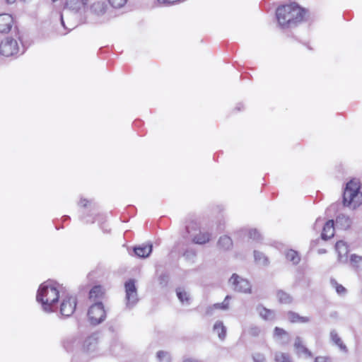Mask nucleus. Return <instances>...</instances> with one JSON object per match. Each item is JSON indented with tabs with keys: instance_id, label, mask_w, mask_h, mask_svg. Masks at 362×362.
I'll return each instance as SVG.
<instances>
[{
	"instance_id": "28",
	"label": "nucleus",
	"mask_w": 362,
	"mask_h": 362,
	"mask_svg": "<svg viewBox=\"0 0 362 362\" xmlns=\"http://www.w3.org/2000/svg\"><path fill=\"white\" fill-rule=\"evenodd\" d=\"M218 245L224 250H228L233 245L232 240L227 235L221 236L218 242Z\"/></svg>"
},
{
	"instance_id": "46",
	"label": "nucleus",
	"mask_w": 362,
	"mask_h": 362,
	"mask_svg": "<svg viewBox=\"0 0 362 362\" xmlns=\"http://www.w3.org/2000/svg\"><path fill=\"white\" fill-rule=\"evenodd\" d=\"M318 242H319V239H317L315 240L312 241L311 242V246H313V247L315 246L317 244Z\"/></svg>"
},
{
	"instance_id": "44",
	"label": "nucleus",
	"mask_w": 362,
	"mask_h": 362,
	"mask_svg": "<svg viewBox=\"0 0 362 362\" xmlns=\"http://www.w3.org/2000/svg\"><path fill=\"white\" fill-rule=\"evenodd\" d=\"M167 277H168V276H165V275H164V274H163V275H161V276H160V284H162V281H165V280H166V279H167Z\"/></svg>"
},
{
	"instance_id": "25",
	"label": "nucleus",
	"mask_w": 362,
	"mask_h": 362,
	"mask_svg": "<svg viewBox=\"0 0 362 362\" xmlns=\"http://www.w3.org/2000/svg\"><path fill=\"white\" fill-rule=\"evenodd\" d=\"M214 331L217 333L220 339H225L226 335V328L221 321H217L214 325Z\"/></svg>"
},
{
	"instance_id": "38",
	"label": "nucleus",
	"mask_w": 362,
	"mask_h": 362,
	"mask_svg": "<svg viewBox=\"0 0 362 362\" xmlns=\"http://www.w3.org/2000/svg\"><path fill=\"white\" fill-rule=\"evenodd\" d=\"M249 237L251 239L259 240L261 238V235L256 229H251L249 231Z\"/></svg>"
},
{
	"instance_id": "42",
	"label": "nucleus",
	"mask_w": 362,
	"mask_h": 362,
	"mask_svg": "<svg viewBox=\"0 0 362 362\" xmlns=\"http://www.w3.org/2000/svg\"><path fill=\"white\" fill-rule=\"evenodd\" d=\"M315 362H327V359L322 356H318L315 358Z\"/></svg>"
},
{
	"instance_id": "13",
	"label": "nucleus",
	"mask_w": 362,
	"mask_h": 362,
	"mask_svg": "<svg viewBox=\"0 0 362 362\" xmlns=\"http://www.w3.org/2000/svg\"><path fill=\"white\" fill-rule=\"evenodd\" d=\"M346 199V200L343 198L344 205L350 206L354 209L362 204V192L358 191L351 194V196L348 197Z\"/></svg>"
},
{
	"instance_id": "9",
	"label": "nucleus",
	"mask_w": 362,
	"mask_h": 362,
	"mask_svg": "<svg viewBox=\"0 0 362 362\" xmlns=\"http://www.w3.org/2000/svg\"><path fill=\"white\" fill-rule=\"evenodd\" d=\"M99 337L97 333H93L85 339L82 345V351L87 354H93L98 351Z\"/></svg>"
},
{
	"instance_id": "11",
	"label": "nucleus",
	"mask_w": 362,
	"mask_h": 362,
	"mask_svg": "<svg viewBox=\"0 0 362 362\" xmlns=\"http://www.w3.org/2000/svg\"><path fill=\"white\" fill-rule=\"evenodd\" d=\"M88 3V0H66L64 8L74 13H78L85 8Z\"/></svg>"
},
{
	"instance_id": "40",
	"label": "nucleus",
	"mask_w": 362,
	"mask_h": 362,
	"mask_svg": "<svg viewBox=\"0 0 362 362\" xmlns=\"http://www.w3.org/2000/svg\"><path fill=\"white\" fill-rule=\"evenodd\" d=\"M157 1H158V4H160L168 6V5H171L176 2H178L180 0H157Z\"/></svg>"
},
{
	"instance_id": "17",
	"label": "nucleus",
	"mask_w": 362,
	"mask_h": 362,
	"mask_svg": "<svg viewBox=\"0 0 362 362\" xmlns=\"http://www.w3.org/2000/svg\"><path fill=\"white\" fill-rule=\"evenodd\" d=\"M352 224L351 218L345 215V214H339L337 216L336 218V225L337 227H340L341 229L346 230L350 228Z\"/></svg>"
},
{
	"instance_id": "19",
	"label": "nucleus",
	"mask_w": 362,
	"mask_h": 362,
	"mask_svg": "<svg viewBox=\"0 0 362 362\" xmlns=\"http://www.w3.org/2000/svg\"><path fill=\"white\" fill-rule=\"evenodd\" d=\"M104 296V291L103 288L100 286H94L89 293V298L90 299L95 302H101L100 300L103 298Z\"/></svg>"
},
{
	"instance_id": "2",
	"label": "nucleus",
	"mask_w": 362,
	"mask_h": 362,
	"mask_svg": "<svg viewBox=\"0 0 362 362\" xmlns=\"http://www.w3.org/2000/svg\"><path fill=\"white\" fill-rule=\"evenodd\" d=\"M59 299V291L55 281L47 280L40 286L36 300L41 304L43 311L48 313L55 312L58 308Z\"/></svg>"
},
{
	"instance_id": "30",
	"label": "nucleus",
	"mask_w": 362,
	"mask_h": 362,
	"mask_svg": "<svg viewBox=\"0 0 362 362\" xmlns=\"http://www.w3.org/2000/svg\"><path fill=\"white\" fill-rule=\"evenodd\" d=\"M259 313L260 316L267 320H272L274 318V313L273 310L267 309L264 307L257 308Z\"/></svg>"
},
{
	"instance_id": "33",
	"label": "nucleus",
	"mask_w": 362,
	"mask_h": 362,
	"mask_svg": "<svg viewBox=\"0 0 362 362\" xmlns=\"http://www.w3.org/2000/svg\"><path fill=\"white\" fill-rule=\"evenodd\" d=\"M277 297L279 300L282 303H291L293 300L292 297L288 293L283 291H279L277 292Z\"/></svg>"
},
{
	"instance_id": "23",
	"label": "nucleus",
	"mask_w": 362,
	"mask_h": 362,
	"mask_svg": "<svg viewBox=\"0 0 362 362\" xmlns=\"http://www.w3.org/2000/svg\"><path fill=\"white\" fill-rule=\"evenodd\" d=\"M285 256L286 259L292 262V264L294 265L298 264L300 261V257L299 254L293 250H288L286 251Z\"/></svg>"
},
{
	"instance_id": "16",
	"label": "nucleus",
	"mask_w": 362,
	"mask_h": 362,
	"mask_svg": "<svg viewBox=\"0 0 362 362\" xmlns=\"http://www.w3.org/2000/svg\"><path fill=\"white\" fill-rule=\"evenodd\" d=\"M334 223L333 220L328 221L324 226L321 234V238L327 240L334 236Z\"/></svg>"
},
{
	"instance_id": "7",
	"label": "nucleus",
	"mask_w": 362,
	"mask_h": 362,
	"mask_svg": "<svg viewBox=\"0 0 362 362\" xmlns=\"http://www.w3.org/2000/svg\"><path fill=\"white\" fill-rule=\"evenodd\" d=\"M126 293V308L131 310L139 301L135 280L129 279L124 284Z\"/></svg>"
},
{
	"instance_id": "15",
	"label": "nucleus",
	"mask_w": 362,
	"mask_h": 362,
	"mask_svg": "<svg viewBox=\"0 0 362 362\" xmlns=\"http://www.w3.org/2000/svg\"><path fill=\"white\" fill-rule=\"evenodd\" d=\"M293 346L298 354H304L306 357L308 358L312 357L311 352L305 346L301 337H296Z\"/></svg>"
},
{
	"instance_id": "1",
	"label": "nucleus",
	"mask_w": 362,
	"mask_h": 362,
	"mask_svg": "<svg viewBox=\"0 0 362 362\" xmlns=\"http://www.w3.org/2000/svg\"><path fill=\"white\" fill-rule=\"evenodd\" d=\"M308 11L300 7L297 3L284 5L277 8L276 16L282 28H292L303 22Z\"/></svg>"
},
{
	"instance_id": "10",
	"label": "nucleus",
	"mask_w": 362,
	"mask_h": 362,
	"mask_svg": "<svg viewBox=\"0 0 362 362\" xmlns=\"http://www.w3.org/2000/svg\"><path fill=\"white\" fill-rule=\"evenodd\" d=\"M335 249L338 253V261L340 263L346 264L348 262V245L342 240L338 241L335 245Z\"/></svg>"
},
{
	"instance_id": "35",
	"label": "nucleus",
	"mask_w": 362,
	"mask_h": 362,
	"mask_svg": "<svg viewBox=\"0 0 362 362\" xmlns=\"http://www.w3.org/2000/svg\"><path fill=\"white\" fill-rule=\"evenodd\" d=\"M274 336L280 337L281 339H284V337L286 338V340L288 339V334L287 332L278 327H276L274 329Z\"/></svg>"
},
{
	"instance_id": "14",
	"label": "nucleus",
	"mask_w": 362,
	"mask_h": 362,
	"mask_svg": "<svg viewBox=\"0 0 362 362\" xmlns=\"http://www.w3.org/2000/svg\"><path fill=\"white\" fill-rule=\"evenodd\" d=\"M153 246L151 244H142L135 246L134 252L135 255L141 258L148 257L152 252Z\"/></svg>"
},
{
	"instance_id": "36",
	"label": "nucleus",
	"mask_w": 362,
	"mask_h": 362,
	"mask_svg": "<svg viewBox=\"0 0 362 362\" xmlns=\"http://www.w3.org/2000/svg\"><path fill=\"white\" fill-rule=\"evenodd\" d=\"M108 1L115 8H121L127 3V0H108Z\"/></svg>"
},
{
	"instance_id": "29",
	"label": "nucleus",
	"mask_w": 362,
	"mask_h": 362,
	"mask_svg": "<svg viewBox=\"0 0 362 362\" xmlns=\"http://www.w3.org/2000/svg\"><path fill=\"white\" fill-rule=\"evenodd\" d=\"M330 284L332 288H334L337 293L338 295L341 296H344L347 293L346 288L343 286L341 284H339L336 279H330Z\"/></svg>"
},
{
	"instance_id": "27",
	"label": "nucleus",
	"mask_w": 362,
	"mask_h": 362,
	"mask_svg": "<svg viewBox=\"0 0 362 362\" xmlns=\"http://www.w3.org/2000/svg\"><path fill=\"white\" fill-rule=\"evenodd\" d=\"M254 258L257 264L262 266H267L269 264V259L262 252L255 250Z\"/></svg>"
},
{
	"instance_id": "41",
	"label": "nucleus",
	"mask_w": 362,
	"mask_h": 362,
	"mask_svg": "<svg viewBox=\"0 0 362 362\" xmlns=\"http://www.w3.org/2000/svg\"><path fill=\"white\" fill-rule=\"evenodd\" d=\"M89 202H90V201H88L86 199H81L78 204L86 207V206H87V205Z\"/></svg>"
},
{
	"instance_id": "50",
	"label": "nucleus",
	"mask_w": 362,
	"mask_h": 362,
	"mask_svg": "<svg viewBox=\"0 0 362 362\" xmlns=\"http://www.w3.org/2000/svg\"><path fill=\"white\" fill-rule=\"evenodd\" d=\"M52 1L53 2H55V1H57V0H52Z\"/></svg>"
},
{
	"instance_id": "43",
	"label": "nucleus",
	"mask_w": 362,
	"mask_h": 362,
	"mask_svg": "<svg viewBox=\"0 0 362 362\" xmlns=\"http://www.w3.org/2000/svg\"><path fill=\"white\" fill-rule=\"evenodd\" d=\"M192 255V256H195V252H193V251H187V252L184 254V255H185V256H187V257H188L189 255Z\"/></svg>"
},
{
	"instance_id": "5",
	"label": "nucleus",
	"mask_w": 362,
	"mask_h": 362,
	"mask_svg": "<svg viewBox=\"0 0 362 362\" xmlns=\"http://www.w3.org/2000/svg\"><path fill=\"white\" fill-rule=\"evenodd\" d=\"M89 320L92 325H97L106 318V313L102 302L94 303L88 312Z\"/></svg>"
},
{
	"instance_id": "26",
	"label": "nucleus",
	"mask_w": 362,
	"mask_h": 362,
	"mask_svg": "<svg viewBox=\"0 0 362 362\" xmlns=\"http://www.w3.org/2000/svg\"><path fill=\"white\" fill-rule=\"evenodd\" d=\"M176 294L182 303L189 304L190 297L188 292L183 288H177L176 289Z\"/></svg>"
},
{
	"instance_id": "31",
	"label": "nucleus",
	"mask_w": 362,
	"mask_h": 362,
	"mask_svg": "<svg viewBox=\"0 0 362 362\" xmlns=\"http://www.w3.org/2000/svg\"><path fill=\"white\" fill-rule=\"evenodd\" d=\"M349 262L350 265L356 269L362 267V256H358L355 254L351 255Z\"/></svg>"
},
{
	"instance_id": "45",
	"label": "nucleus",
	"mask_w": 362,
	"mask_h": 362,
	"mask_svg": "<svg viewBox=\"0 0 362 362\" xmlns=\"http://www.w3.org/2000/svg\"><path fill=\"white\" fill-rule=\"evenodd\" d=\"M326 252L327 251L325 249H319L317 251L318 254H320V255L325 254V253H326Z\"/></svg>"
},
{
	"instance_id": "49",
	"label": "nucleus",
	"mask_w": 362,
	"mask_h": 362,
	"mask_svg": "<svg viewBox=\"0 0 362 362\" xmlns=\"http://www.w3.org/2000/svg\"><path fill=\"white\" fill-rule=\"evenodd\" d=\"M60 19H61V22H62V25L64 26V23L63 16L62 15L60 16Z\"/></svg>"
},
{
	"instance_id": "47",
	"label": "nucleus",
	"mask_w": 362,
	"mask_h": 362,
	"mask_svg": "<svg viewBox=\"0 0 362 362\" xmlns=\"http://www.w3.org/2000/svg\"><path fill=\"white\" fill-rule=\"evenodd\" d=\"M184 362H198V361H195V360H192V359H187V360L184 361Z\"/></svg>"
},
{
	"instance_id": "6",
	"label": "nucleus",
	"mask_w": 362,
	"mask_h": 362,
	"mask_svg": "<svg viewBox=\"0 0 362 362\" xmlns=\"http://www.w3.org/2000/svg\"><path fill=\"white\" fill-rule=\"evenodd\" d=\"M21 52V47L16 38L6 37L0 44V54L5 57H11Z\"/></svg>"
},
{
	"instance_id": "8",
	"label": "nucleus",
	"mask_w": 362,
	"mask_h": 362,
	"mask_svg": "<svg viewBox=\"0 0 362 362\" xmlns=\"http://www.w3.org/2000/svg\"><path fill=\"white\" fill-rule=\"evenodd\" d=\"M77 304L76 298L71 295L62 296L59 306V311L62 315L70 317L74 313Z\"/></svg>"
},
{
	"instance_id": "4",
	"label": "nucleus",
	"mask_w": 362,
	"mask_h": 362,
	"mask_svg": "<svg viewBox=\"0 0 362 362\" xmlns=\"http://www.w3.org/2000/svg\"><path fill=\"white\" fill-rule=\"evenodd\" d=\"M228 284L231 288L235 292L243 293H251L252 292L250 282L237 274H232L228 280Z\"/></svg>"
},
{
	"instance_id": "48",
	"label": "nucleus",
	"mask_w": 362,
	"mask_h": 362,
	"mask_svg": "<svg viewBox=\"0 0 362 362\" xmlns=\"http://www.w3.org/2000/svg\"><path fill=\"white\" fill-rule=\"evenodd\" d=\"M16 0H6V1L8 3V4H13L15 2Z\"/></svg>"
},
{
	"instance_id": "12",
	"label": "nucleus",
	"mask_w": 362,
	"mask_h": 362,
	"mask_svg": "<svg viewBox=\"0 0 362 362\" xmlns=\"http://www.w3.org/2000/svg\"><path fill=\"white\" fill-rule=\"evenodd\" d=\"M13 20L8 13L0 14V33H6L9 32L13 26Z\"/></svg>"
},
{
	"instance_id": "18",
	"label": "nucleus",
	"mask_w": 362,
	"mask_h": 362,
	"mask_svg": "<svg viewBox=\"0 0 362 362\" xmlns=\"http://www.w3.org/2000/svg\"><path fill=\"white\" fill-rule=\"evenodd\" d=\"M330 339L332 343L339 347V350L344 353L348 352L346 346L344 344L341 337L338 335L336 330H332L330 332Z\"/></svg>"
},
{
	"instance_id": "20",
	"label": "nucleus",
	"mask_w": 362,
	"mask_h": 362,
	"mask_svg": "<svg viewBox=\"0 0 362 362\" xmlns=\"http://www.w3.org/2000/svg\"><path fill=\"white\" fill-rule=\"evenodd\" d=\"M360 186L356 181L351 180L346 184V189L344 192L343 198L346 200L348 197L359 191Z\"/></svg>"
},
{
	"instance_id": "39",
	"label": "nucleus",
	"mask_w": 362,
	"mask_h": 362,
	"mask_svg": "<svg viewBox=\"0 0 362 362\" xmlns=\"http://www.w3.org/2000/svg\"><path fill=\"white\" fill-rule=\"evenodd\" d=\"M252 359L254 362H264L265 357L262 354L255 353L252 354Z\"/></svg>"
},
{
	"instance_id": "21",
	"label": "nucleus",
	"mask_w": 362,
	"mask_h": 362,
	"mask_svg": "<svg viewBox=\"0 0 362 362\" xmlns=\"http://www.w3.org/2000/svg\"><path fill=\"white\" fill-rule=\"evenodd\" d=\"M230 299V296H226L223 302L220 303H215L212 307H209L206 311V314L207 315H211L213 313V310L215 309H221V310H228L229 308L228 300Z\"/></svg>"
},
{
	"instance_id": "34",
	"label": "nucleus",
	"mask_w": 362,
	"mask_h": 362,
	"mask_svg": "<svg viewBox=\"0 0 362 362\" xmlns=\"http://www.w3.org/2000/svg\"><path fill=\"white\" fill-rule=\"evenodd\" d=\"M157 358L160 362H170V356L168 352L159 351L157 353Z\"/></svg>"
},
{
	"instance_id": "24",
	"label": "nucleus",
	"mask_w": 362,
	"mask_h": 362,
	"mask_svg": "<svg viewBox=\"0 0 362 362\" xmlns=\"http://www.w3.org/2000/svg\"><path fill=\"white\" fill-rule=\"evenodd\" d=\"M287 317L291 322L306 323L310 321L309 317L300 316L298 313L292 311L288 313Z\"/></svg>"
},
{
	"instance_id": "22",
	"label": "nucleus",
	"mask_w": 362,
	"mask_h": 362,
	"mask_svg": "<svg viewBox=\"0 0 362 362\" xmlns=\"http://www.w3.org/2000/svg\"><path fill=\"white\" fill-rule=\"evenodd\" d=\"M90 9L93 13L97 16H101L105 13L107 5L103 1H97L90 6Z\"/></svg>"
},
{
	"instance_id": "37",
	"label": "nucleus",
	"mask_w": 362,
	"mask_h": 362,
	"mask_svg": "<svg viewBox=\"0 0 362 362\" xmlns=\"http://www.w3.org/2000/svg\"><path fill=\"white\" fill-rule=\"evenodd\" d=\"M261 329L257 326H251L249 328L248 333L252 337H257L259 335Z\"/></svg>"
},
{
	"instance_id": "3",
	"label": "nucleus",
	"mask_w": 362,
	"mask_h": 362,
	"mask_svg": "<svg viewBox=\"0 0 362 362\" xmlns=\"http://www.w3.org/2000/svg\"><path fill=\"white\" fill-rule=\"evenodd\" d=\"M186 230L195 244L203 245L210 240L211 234L200 231L199 227L196 223L187 226Z\"/></svg>"
},
{
	"instance_id": "32",
	"label": "nucleus",
	"mask_w": 362,
	"mask_h": 362,
	"mask_svg": "<svg viewBox=\"0 0 362 362\" xmlns=\"http://www.w3.org/2000/svg\"><path fill=\"white\" fill-rule=\"evenodd\" d=\"M274 361L276 362H292L291 356L283 352H276L274 354Z\"/></svg>"
}]
</instances>
